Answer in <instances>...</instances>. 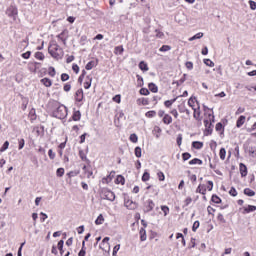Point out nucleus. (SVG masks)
<instances>
[{
  "label": "nucleus",
  "instance_id": "obj_1",
  "mask_svg": "<svg viewBox=\"0 0 256 256\" xmlns=\"http://www.w3.org/2000/svg\"><path fill=\"white\" fill-rule=\"evenodd\" d=\"M48 52L53 59L59 60L63 57V48L58 44L52 45L51 48L48 49Z\"/></svg>",
  "mask_w": 256,
  "mask_h": 256
},
{
  "label": "nucleus",
  "instance_id": "obj_2",
  "mask_svg": "<svg viewBox=\"0 0 256 256\" xmlns=\"http://www.w3.org/2000/svg\"><path fill=\"white\" fill-rule=\"evenodd\" d=\"M53 117H56V119H65L67 117V107L65 106H59L54 112Z\"/></svg>",
  "mask_w": 256,
  "mask_h": 256
},
{
  "label": "nucleus",
  "instance_id": "obj_3",
  "mask_svg": "<svg viewBox=\"0 0 256 256\" xmlns=\"http://www.w3.org/2000/svg\"><path fill=\"white\" fill-rule=\"evenodd\" d=\"M124 207L130 210L137 209V203L129 199V197H124Z\"/></svg>",
  "mask_w": 256,
  "mask_h": 256
},
{
  "label": "nucleus",
  "instance_id": "obj_4",
  "mask_svg": "<svg viewBox=\"0 0 256 256\" xmlns=\"http://www.w3.org/2000/svg\"><path fill=\"white\" fill-rule=\"evenodd\" d=\"M153 209H155V202H153L151 199L147 200L144 212L150 213V211H153Z\"/></svg>",
  "mask_w": 256,
  "mask_h": 256
},
{
  "label": "nucleus",
  "instance_id": "obj_5",
  "mask_svg": "<svg viewBox=\"0 0 256 256\" xmlns=\"http://www.w3.org/2000/svg\"><path fill=\"white\" fill-rule=\"evenodd\" d=\"M204 125L207 133L206 135H211V133H213V123H211L209 120H204Z\"/></svg>",
  "mask_w": 256,
  "mask_h": 256
},
{
  "label": "nucleus",
  "instance_id": "obj_6",
  "mask_svg": "<svg viewBox=\"0 0 256 256\" xmlns=\"http://www.w3.org/2000/svg\"><path fill=\"white\" fill-rule=\"evenodd\" d=\"M17 8L11 6L6 10V15H8V17H13V19H15L17 17Z\"/></svg>",
  "mask_w": 256,
  "mask_h": 256
},
{
  "label": "nucleus",
  "instance_id": "obj_7",
  "mask_svg": "<svg viewBox=\"0 0 256 256\" xmlns=\"http://www.w3.org/2000/svg\"><path fill=\"white\" fill-rule=\"evenodd\" d=\"M195 101H197V98L190 97L188 100V105L189 107H192L194 111V118L197 119V109H195V107L193 106L195 104Z\"/></svg>",
  "mask_w": 256,
  "mask_h": 256
},
{
  "label": "nucleus",
  "instance_id": "obj_8",
  "mask_svg": "<svg viewBox=\"0 0 256 256\" xmlns=\"http://www.w3.org/2000/svg\"><path fill=\"white\" fill-rule=\"evenodd\" d=\"M245 151L247 153H249V155L255 159L256 157V146H248L247 148H245Z\"/></svg>",
  "mask_w": 256,
  "mask_h": 256
},
{
  "label": "nucleus",
  "instance_id": "obj_9",
  "mask_svg": "<svg viewBox=\"0 0 256 256\" xmlns=\"http://www.w3.org/2000/svg\"><path fill=\"white\" fill-rule=\"evenodd\" d=\"M84 94L82 88L78 89L75 94V99L78 101V103H81L83 101Z\"/></svg>",
  "mask_w": 256,
  "mask_h": 256
},
{
  "label": "nucleus",
  "instance_id": "obj_10",
  "mask_svg": "<svg viewBox=\"0 0 256 256\" xmlns=\"http://www.w3.org/2000/svg\"><path fill=\"white\" fill-rule=\"evenodd\" d=\"M239 169L241 177H247V165H245L244 163H240Z\"/></svg>",
  "mask_w": 256,
  "mask_h": 256
},
{
  "label": "nucleus",
  "instance_id": "obj_11",
  "mask_svg": "<svg viewBox=\"0 0 256 256\" xmlns=\"http://www.w3.org/2000/svg\"><path fill=\"white\" fill-rule=\"evenodd\" d=\"M97 65H98L97 60H96V62L95 61H90L86 64L85 69H86V71H91V69H93V67H97Z\"/></svg>",
  "mask_w": 256,
  "mask_h": 256
},
{
  "label": "nucleus",
  "instance_id": "obj_12",
  "mask_svg": "<svg viewBox=\"0 0 256 256\" xmlns=\"http://www.w3.org/2000/svg\"><path fill=\"white\" fill-rule=\"evenodd\" d=\"M163 123L165 125H171V123H173V118L169 114H165L163 117Z\"/></svg>",
  "mask_w": 256,
  "mask_h": 256
},
{
  "label": "nucleus",
  "instance_id": "obj_13",
  "mask_svg": "<svg viewBox=\"0 0 256 256\" xmlns=\"http://www.w3.org/2000/svg\"><path fill=\"white\" fill-rule=\"evenodd\" d=\"M105 197L108 201H115V193H113L112 191H106Z\"/></svg>",
  "mask_w": 256,
  "mask_h": 256
},
{
  "label": "nucleus",
  "instance_id": "obj_14",
  "mask_svg": "<svg viewBox=\"0 0 256 256\" xmlns=\"http://www.w3.org/2000/svg\"><path fill=\"white\" fill-rule=\"evenodd\" d=\"M245 119V116L241 115L236 122V127H243V125H245Z\"/></svg>",
  "mask_w": 256,
  "mask_h": 256
},
{
  "label": "nucleus",
  "instance_id": "obj_15",
  "mask_svg": "<svg viewBox=\"0 0 256 256\" xmlns=\"http://www.w3.org/2000/svg\"><path fill=\"white\" fill-rule=\"evenodd\" d=\"M139 234L141 241H147V231L145 230V228H141Z\"/></svg>",
  "mask_w": 256,
  "mask_h": 256
},
{
  "label": "nucleus",
  "instance_id": "obj_16",
  "mask_svg": "<svg viewBox=\"0 0 256 256\" xmlns=\"http://www.w3.org/2000/svg\"><path fill=\"white\" fill-rule=\"evenodd\" d=\"M148 89L151 91V93H157L159 91V88L153 82L148 84Z\"/></svg>",
  "mask_w": 256,
  "mask_h": 256
},
{
  "label": "nucleus",
  "instance_id": "obj_17",
  "mask_svg": "<svg viewBox=\"0 0 256 256\" xmlns=\"http://www.w3.org/2000/svg\"><path fill=\"white\" fill-rule=\"evenodd\" d=\"M185 81H187V74H184L182 78H180L179 81H175L172 83V85H176L177 87H179V85H183V83H185Z\"/></svg>",
  "mask_w": 256,
  "mask_h": 256
},
{
  "label": "nucleus",
  "instance_id": "obj_18",
  "mask_svg": "<svg viewBox=\"0 0 256 256\" xmlns=\"http://www.w3.org/2000/svg\"><path fill=\"white\" fill-rule=\"evenodd\" d=\"M73 121H80L81 120V111L75 110L72 115Z\"/></svg>",
  "mask_w": 256,
  "mask_h": 256
},
{
  "label": "nucleus",
  "instance_id": "obj_19",
  "mask_svg": "<svg viewBox=\"0 0 256 256\" xmlns=\"http://www.w3.org/2000/svg\"><path fill=\"white\" fill-rule=\"evenodd\" d=\"M40 81H41L42 85H44L46 87H51V85H53V82L49 78H43Z\"/></svg>",
  "mask_w": 256,
  "mask_h": 256
},
{
  "label": "nucleus",
  "instance_id": "obj_20",
  "mask_svg": "<svg viewBox=\"0 0 256 256\" xmlns=\"http://www.w3.org/2000/svg\"><path fill=\"white\" fill-rule=\"evenodd\" d=\"M86 82L84 83V89H90L91 88V82L93 81V78L91 76L86 77Z\"/></svg>",
  "mask_w": 256,
  "mask_h": 256
},
{
  "label": "nucleus",
  "instance_id": "obj_21",
  "mask_svg": "<svg viewBox=\"0 0 256 256\" xmlns=\"http://www.w3.org/2000/svg\"><path fill=\"white\" fill-rule=\"evenodd\" d=\"M189 165H203V160L199 158H194L189 161Z\"/></svg>",
  "mask_w": 256,
  "mask_h": 256
},
{
  "label": "nucleus",
  "instance_id": "obj_22",
  "mask_svg": "<svg viewBox=\"0 0 256 256\" xmlns=\"http://www.w3.org/2000/svg\"><path fill=\"white\" fill-rule=\"evenodd\" d=\"M244 195L247 197H255V191L251 190L250 188H245Z\"/></svg>",
  "mask_w": 256,
  "mask_h": 256
},
{
  "label": "nucleus",
  "instance_id": "obj_23",
  "mask_svg": "<svg viewBox=\"0 0 256 256\" xmlns=\"http://www.w3.org/2000/svg\"><path fill=\"white\" fill-rule=\"evenodd\" d=\"M115 183L117 185H125V177H123L122 175H118L116 180H115Z\"/></svg>",
  "mask_w": 256,
  "mask_h": 256
},
{
  "label": "nucleus",
  "instance_id": "obj_24",
  "mask_svg": "<svg viewBox=\"0 0 256 256\" xmlns=\"http://www.w3.org/2000/svg\"><path fill=\"white\" fill-rule=\"evenodd\" d=\"M139 69H141V71H149V66L147 63H145V61H141L139 63Z\"/></svg>",
  "mask_w": 256,
  "mask_h": 256
},
{
  "label": "nucleus",
  "instance_id": "obj_25",
  "mask_svg": "<svg viewBox=\"0 0 256 256\" xmlns=\"http://www.w3.org/2000/svg\"><path fill=\"white\" fill-rule=\"evenodd\" d=\"M63 245H65V241L60 240L57 245L58 250L60 251V255H63L65 253V250H63Z\"/></svg>",
  "mask_w": 256,
  "mask_h": 256
},
{
  "label": "nucleus",
  "instance_id": "obj_26",
  "mask_svg": "<svg viewBox=\"0 0 256 256\" xmlns=\"http://www.w3.org/2000/svg\"><path fill=\"white\" fill-rule=\"evenodd\" d=\"M123 51H125L123 46H116L114 49L115 55H123Z\"/></svg>",
  "mask_w": 256,
  "mask_h": 256
},
{
  "label": "nucleus",
  "instance_id": "obj_27",
  "mask_svg": "<svg viewBox=\"0 0 256 256\" xmlns=\"http://www.w3.org/2000/svg\"><path fill=\"white\" fill-rule=\"evenodd\" d=\"M192 147L194 149H203V142L194 141L192 142Z\"/></svg>",
  "mask_w": 256,
  "mask_h": 256
},
{
  "label": "nucleus",
  "instance_id": "obj_28",
  "mask_svg": "<svg viewBox=\"0 0 256 256\" xmlns=\"http://www.w3.org/2000/svg\"><path fill=\"white\" fill-rule=\"evenodd\" d=\"M226 155H227V150H225V148H221L219 151V157L222 161H225Z\"/></svg>",
  "mask_w": 256,
  "mask_h": 256
},
{
  "label": "nucleus",
  "instance_id": "obj_29",
  "mask_svg": "<svg viewBox=\"0 0 256 256\" xmlns=\"http://www.w3.org/2000/svg\"><path fill=\"white\" fill-rule=\"evenodd\" d=\"M137 103L139 105H149V99H147V98H139V99H137Z\"/></svg>",
  "mask_w": 256,
  "mask_h": 256
},
{
  "label": "nucleus",
  "instance_id": "obj_30",
  "mask_svg": "<svg viewBox=\"0 0 256 256\" xmlns=\"http://www.w3.org/2000/svg\"><path fill=\"white\" fill-rule=\"evenodd\" d=\"M253 211H256V206L254 205H248L247 208H244V213H253Z\"/></svg>",
  "mask_w": 256,
  "mask_h": 256
},
{
  "label": "nucleus",
  "instance_id": "obj_31",
  "mask_svg": "<svg viewBox=\"0 0 256 256\" xmlns=\"http://www.w3.org/2000/svg\"><path fill=\"white\" fill-rule=\"evenodd\" d=\"M103 221H105V218H103V214H100L97 219L95 220L96 225H103Z\"/></svg>",
  "mask_w": 256,
  "mask_h": 256
},
{
  "label": "nucleus",
  "instance_id": "obj_32",
  "mask_svg": "<svg viewBox=\"0 0 256 256\" xmlns=\"http://www.w3.org/2000/svg\"><path fill=\"white\" fill-rule=\"evenodd\" d=\"M35 59H38V61H43L45 59V55L43 52H36L34 55Z\"/></svg>",
  "mask_w": 256,
  "mask_h": 256
},
{
  "label": "nucleus",
  "instance_id": "obj_33",
  "mask_svg": "<svg viewBox=\"0 0 256 256\" xmlns=\"http://www.w3.org/2000/svg\"><path fill=\"white\" fill-rule=\"evenodd\" d=\"M9 149V141H5L2 147L0 148V153H5Z\"/></svg>",
  "mask_w": 256,
  "mask_h": 256
},
{
  "label": "nucleus",
  "instance_id": "obj_34",
  "mask_svg": "<svg viewBox=\"0 0 256 256\" xmlns=\"http://www.w3.org/2000/svg\"><path fill=\"white\" fill-rule=\"evenodd\" d=\"M211 201H212V203H216L217 205H219V203H221V199L216 194L212 195Z\"/></svg>",
  "mask_w": 256,
  "mask_h": 256
},
{
  "label": "nucleus",
  "instance_id": "obj_35",
  "mask_svg": "<svg viewBox=\"0 0 256 256\" xmlns=\"http://www.w3.org/2000/svg\"><path fill=\"white\" fill-rule=\"evenodd\" d=\"M56 74H57V72L55 71V67L50 66L48 68V75H50V77H55Z\"/></svg>",
  "mask_w": 256,
  "mask_h": 256
},
{
  "label": "nucleus",
  "instance_id": "obj_36",
  "mask_svg": "<svg viewBox=\"0 0 256 256\" xmlns=\"http://www.w3.org/2000/svg\"><path fill=\"white\" fill-rule=\"evenodd\" d=\"M149 179H151V175L149 174V172H144L142 175V181L145 183L149 181Z\"/></svg>",
  "mask_w": 256,
  "mask_h": 256
},
{
  "label": "nucleus",
  "instance_id": "obj_37",
  "mask_svg": "<svg viewBox=\"0 0 256 256\" xmlns=\"http://www.w3.org/2000/svg\"><path fill=\"white\" fill-rule=\"evenodd\" d=\"M159 51H160L161 53H165V52H167V51H171V46H169V45H163V46L160 47Z\"/></svg>",
  "mask_w": 256,
  "mask_h": 256
},
{
  "label": "nucleus",
  "instance_id": "obj_38",
  "mask_svg": "<svg viewBox=\"0 0 256 256\" xmlns=\"http://www.w3.org/2000/svg\"><path fill=\"white\" fill-rule=\"evenodd\" d=\"M175 101H177V98H174L172 100H166L164 102V105H165V107L169 108V107H171V105H173V103H175Z\"/></svg>",
  "mask_w": 256,
  "mask_h": 256
},
{
  "label": "nucleus",
  "instance_id": "obj_39",
  "mask_svg": "<svg viewBox=\"0 0 256 256\" xmlns=\"http://www.w3.org/2000/svg\"><path fill=\"white\" fill-rule=\"evenodd\" d=\"M23 147H25V139H23V138L18 139V149H19V151H21V149H23Z\"/></svg>",
  "mask_w": 256,
  "mask_h": 256
},
{
  "label": "nucleus",
  "instance_id": "obj_40",
  "mask_svg": "<svg viewBox=\"0 0 256 256\" xmlns=\"http://www.w3.org/2000/svg\"><path fill=\"white\" fill-rule=\"evenodd\" d=\"M215 129H216V131H222L221 132V135H223V133H224V129H223V123H221V122H218L217 124H216V127H215Z\"/></svg>",
  "mask_w": 256,
  "mask_h": 256
},
{
  "label": "nucleus",
  "instance_id": "obj_41",
  "mask_svg": "<svg viewBox=\"0 0 256 256\" xmlns=\"http://www.w3.org/2000/svg\"><path fill=\"white\" fill-rule=\"evenodd\" d=\"M176 143H177L178 147H181V145L183 143V134H178Z\"/></svg>",
  "mask_w": 256,
  "mask_h": 256
},
{
  "label": "nucleus",
  "instance_id": "obj_42",
  "mask_svg": "<svg viewBox=\"0 0 256 256\" xmlns=\"http://www.w3.org/2000/svg\"><path fill=\"white\" fill-rule=\"evenodd\" d=\"M203 37V32L197 33L196 35L189 38V41H195V39H201Z\"/></svg>",
  "mask_w": 256,
  "mask_h": 256
},
{
  "label": "nucleus",
  "instance_id": "obj_43",
  "mask_svg": "<svg viewBox=\"0 0 256 256\" xmlns=\"http://www.w3.org/2000/svg\"><path fill=\"white\" fill-rule=\"evenodd\" d=\"M135 156L140 159L141 155H142V151H141V147H136L134 150Z\"/></svg>",
  "mask_w": 256,
  "mask_h": 256
},
{
  "label": "nucleus",
  "instance_id": "obj_44",
  "mask_svg": "<svg viewBox=\"0 0 256 256\" xmlns=\"http://www.w3.org/2000/svg\"><path fill=\"white\" fill-rule=\"evenodd\" d=\"M130 141L132 143H137L139 141V137H137V134L133 133L130 135Z\"/></svg>",
  "mask_w": 256,
  "mask_h": 256
},
{
  "label": "nucleus",
  "instance_id": "obj_45",
  "mask_svg": "<svg viewBox=\"0 0 256 256\" xmlns=\"http://www.w3.org/2000/svg\"><path fill=\"white\" fill-rule=\"evenodd\" d=\"M57 177H63L65 175V169L64 168H58L56 171Z\"/></svg>",
  "mask_w": 256,
  "mask_h": 256
},
{
  "label": "nucleus",
  "instance_id": "obj_46",
  "mask_svg": "<svg viewBox=\"0 0 256 256\" xmlns=\"http://www.w3.org/2000/svg\"><path fill=\"white\" fill-rule=\"evenodd\" d=\"M155 115H157V112H155V110H150L146 112V117H148L149 119H151L152 117H155Z\"/></svg>",
  "mask_w": 256,
  "mask_h": 256
},
{
  "label": "nucleus",
  "instance_id": "obj_47",
  "mask_svg": "<svg viewBox=\"0 0 256 256\" xmlns=\"http://www.w3.org/2000/svg\"><path fill=\"white\" fill-rule=\"evenodd\" d=\"M109 237H105L103 240H102V245H106L108 247V251H110L111 249V246L109 245Z\"/></svg>",
  "mask_w": 256,
  "mask_h": 256
},
{
  "label": "nucleus",
  "instance_id": "obj_48",
  "mask_svg": "<svg viewBox=\"0 0 256 256\" xmlns=\"http://www.w3.org/2000/svg\"><path fill=\"white\" fill-rule=\"evenodd\" d=\"M204 63L207 65V67H215V63L211 61V59H204Z\"/></svg>",
  "mask_w": 256,
  "mask_h": 256
},
{
  "label": "nucleus",
  "instance_id": "obj_49",
  "mask_svg": "<svg viewBox=\"0 0 256 256\" xmlns=\"http://www.w3.org/2000/svg\"><path fill=\"white\" fill-rule=\"evenodd\" d=\"M161 211H163L164 217H167L169 215V206H161Z\"/></svg>",
  "mask_w": 256,
  "mask_h": 256
},
{
  "label": "nucleus",
  "instance_id": "obj_50",
  "mask_svg": "<svg viewBox=\"0 0 256 256\" xmlns=\"http://www.w3.org/2000/svg\"><path fill=\"white\" fill-rule=\"evenodd\" d=\"M161 128L159 126H155L153 129V133H157L156 134V139H159V134L161 133Z\"/></svg>",
  "mask_w": 256,
  "mask_h": 256
},
{
  "label": "nucleus",
  "instance_id": "obj_51",
  "mask_svg": "<svg viewBox=\"0 0 256 256\" xmlns=\"http://www.w3.org/2000/svg\"><path fill=\"white\" fill-rule=\"evenodd\" d=\"M139 93H140V95L147 96V95H149L150 92H149V89H147V88H141Z\"/></svg>",
  "mask_w": 256,
  "mask_h": 256
},
{
  "label": "nucleus",
  "instance_id": "obj_52",
  "mask_svg": "<svg viewBox=\"0 0 256 256\" xmlns=\"http://www.w3.org/2000/svg\"><path fill=\"white\" fill-rule=\"evenodd\" d=\"M190 157H191V154L189 152H185L182 154L183 161H189Z\"/></svg>",
  "mask_w": 256,
  "mask_h": 256
},
{
  "label": "nucleus",
  "instance_id": "obj_53",
  "mask_svg": "<svg viewBox=\"0 0 256 256\" xmlns=\"http://www.w3.org/2000/svg\"><path fill=\"white\" fill-rule=\"evenodd\" d=\"M119 249H121V244H117L116 246H114L112 255L113 256L117 255V252L119 251Z\"/></svg>",
  "mask_w": 256,
  "mask_h": 256
},
{
  "label": "nucleus",
  "instance_id": "obj_54",
  "mask_svg": "<svg viewBox=\"0 0 256 256\" xmlns=\"http://www.w3.org/2000/svg\"><path fill=\"white\" fill-rule=\"evenodd\" d=\"M229 195H231L232 197H237V190L235 189V187H231Z\"/></svg>",
  "mask_w": 256,
  "mask_h": 256
},
{
  "label": "nucleus",
  "instance_id": "obj_55",
  "mask_svg": "<svg viewBox=\"0 0 256 256\" xmlns=\"http://www.w3.org/2000/svg\"><path fill=\"white\" fill-rule=\"evenodd\" d=\"M155 32H156V37H158V39H163V37H165V34L159 31L158 29H156Z\"/></svg>",
  "mask_w": 256,
  "mask_h": 256
},
{
  "label": "nucleus",
  "instance_id": "obj_56",
  "mask_svg": "<svg viewBox=\"0 0 256 256\" xmlns=\"http://www.w3.org/2000/svg\"><path fill=\"white\" fill-rule=\"evenodd\" d=\"M157 177L159 179V181H165V174L163 172H158L157 173Z\"/></svg>",
  "mask_w": 256,
  "mask_h": 256
},
{
  "label": "nucleus",
  "instance_id": "obj_57",
  "mask_svg": "<svg viewBox=\"0 0 256 256\" xmlns=\"http://www.w3.org/2000/svg\"><path fill=\"white\" fill-rule=\"evenodd\" d=\"M218 221H220V223H227V221L225 220V217H223V214L219 213L217 216Z\"/></svg>",
  "mask_w": 256,
  "mask_h": 256
},
{
  "label": "nucleus",
  "instance_id": "obj_58",
  "mask_svg": "<svg viewBox=\"0 0 256 256\" xmlns=\"http://www.w3.org/2000/svg\"><path fill=\"white\" fill-rule=\"evenodd\" d=\"M249 6H250V9H251L252 11H255V9H256V2L253 1V0H250V1H249Z\"/></svg>",
  "mask_w": 256,
  "mask_h": 256
},
{
  "label": "nucleus",
  "instance_id": "obj_59",
  "mask_svg": "<svg viewBox=\"0 0 256 256\" xmlns=\"http://www.w3.org/2000/svg\"><path fill=\"white\" fill-rule=\"evenodd\" d=\"M185 67L189 70V71H192L193 69V62L191 61H188L185 63Z\"/></svg>",
  "mask_w": 256,
  "mask_h": 256
},
{
  "label": "nucleus",
  "instance_id": "obj_60",
  "mask_svg": "<svg viewBox=\"0 0 256 256\" xmlns=\"http://www.w3.org/2000/svg\"><path fill=\"white\" fill-rule=\"evenodd\" d=\"M61 81H63V82L69 81V74H67V73L61 74Z\"/></svg>",
  "mask_w": 256,
  "mask_h": 256
},
{
  "label": "nucleus",
  "instance_id": "obj_61",
  "mask_svg": "<svg viewBox=\"0 0 256 256\" xmlns=\"http://www.w3.org/2000/svg\"><path fill=\"white\" fill-rule=\"evenodd\" d=\"M199 221H195L193 226H192V231L195 233V231H197V229H199Z\"/></svg>",
  "mask_w": 256,
  "mask_h": 256
},
{
  "label": "nucleus",
  "instance_id": "obj_62",
  "mask_svg": "<svg viewBox=\"0 0 256 256\" xmlns=\"http://www.w3.org/2000/svg\"><path fill=\"white\" fill-rule=\"evenodd\" d=\"M207 212H208V215H215V214H213V213H215V208L208 206Z\"/></svg>",
  "mask_w": 256,
  "mask_h": 256
},
{
  "label": "nucleus",
  "instance_id": "obj_63",
  "mask_svg": "<svg viewBox=\"0 0 256 256\" xmlns=\"http://www.w3.org/2000/svg\"><path fill=\"white\" fill-rule=\"evenodd\" d=\"M23 59H29L31 57V51H27L26 53L22 54Z\"/></svg>",
  "mask_w": 256,
  "mask_h": 256
},
{
  "label": "nucleus",
  "instance_id": "obj_64",
  "mask_svg": "<svg viewBox=\"0 0 256 256\" xmlns=\"http://www.w3.org/2000/svg\"><path fill=\"white\" fill-rule=\"evenodd\" d=\"M48 156H49L50 159H55V153L53 152V149H50L48 151Z\"/></svg>",
  "mask_w": 256,
  "mask_h": 256
}]
</instances>
